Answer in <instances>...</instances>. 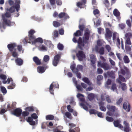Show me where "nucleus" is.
Segmentation results:
<instances>
[{
  "label": "nucleus",
  "instance_id": "37",
  "mask_svg": "<svg viewBox=\"0 0 132 132\" xmlns=\"http://www.w3.org/2000/svg\"><path fill=\"white\" fill-rule=\"evenodd\" d=\"M82 80L84 82L87 84L89 85H91L92 83L90 82L88 78L86 77H84L82 78Z\"/></svg>",
  "mask_w": 132,
  "mask_h": 132
},
{
  "label": "nucleus",
  "instance_id": "42",
  "mask_svg": "<svg viewBox=\"0 0 132 132\" xmlns=\"http://www.w3.org/2000/svg\"><path fill=\"white\" fill-rule=\"evenodd\" d=\"M111 89L112 91L114 92H116L117 93L116 85V84H112L111 87Z\"/></svg>",
  "mask_w": 132,
  "mask_h": 132
},
{
  "label": "nucleus",
  "instance_id": "13",
  "mask_svg": "<svg viewBox=\"0 0 132 132\" xmlns=\"http://www.w3.org/2000/svg\"><path fill=\"white\" fill-rule=\"evenodd\" d=\"M97 66L103 68L105 70H108L109 69V65L106 63H102L101 61H98Z\"/></svg>",
  "mask_w": 132,
  "mask_h": 132
},
{
  "label": "nucleus",
  "instance_id": "63",
  "mask_svg": "<svg viewBox=\"0 0 132 132\" xmlns=\"http://www.w3.org/2000/svg\"><path fill=\"white\" fill-rule=\"evenodd\" d=\"M29 114V113L27 111L23 112L22 113V116L24 117L27 116Z\"/></svg>",
  "mask_w": 132,
  "mask_h": 132
},
{
  "label": "nucleus",
  "instance_id": "57",
  "mask_svg": "<svg viewBox=\"0 0 132 132\" xmlns=\"http://www.w3.org/2000/svg\"><path fill=\"white\" fill-rule=\"evenodd\" d=\"M126 40V43L128 45H130L131 42L129 38H125Z\"/></svg>",
  "mask_w": 132,
  "mask_h": 132
},
{
  "label": "nucleus",
  "instance_id": "54",
  "mask_svg": "<svg viewBox=\"0 0 132 132\" xmlns=\"http://www.w3.org/2000/svg\"><path fill=\"white\" fill-rule=\"evenodd\" d=\"M105 48L108 52H111L112 50V49L110 46L108 45H107L105 46Z\"/></svg>",
  "mask_w": 132,
  "mask_h": 132
},
{
  "label": "nucleus",
  "instance_id": "30",
  "mask_svg": "<svg viewBox=\"0 0 132 132\" xmlns=\"http://www.w3.org/2000/svg\"><path fill=\"white\" fill-rule=\"evenodd\" d=\"M93 21L94 25L96 27H97L100 25L101 23V20L99 19L96 18L95 19H94Z\"/></svg>",
  "mask_w": 132,
  "mask_h": 132
},
{
  "label": "nucleus",
  "instance_id": "10",
  "mask_svg": "<svg viewBox=\"0 0 132 132\" xmlns=\"http://www.w3.org/2000/svg\"><path fill=\"white\" fill-rule=\"evenodd\" d=\"M37 116L35 113L32 114L30 117H28L27 120V121L29 122V124L32 125H35L36 122L35 121L33 120V119H36L37 118Z\"/></svg>",
  "mask_w": 132,
  "mask_h": 132
},
{
  "label": "nucleus",
  "instance_id": "20",
  "mask_svg": "<svg viewBox=\"0 0 132 132\" xmlns=\"http://www.w3.org/2000/svg\"><path fill=\"white\" fill-rule=\"evenodd\" d=\"M82 2H79L77 3V6L80 8H83L85 7V4L86 2V0H82Z\"/></svg>",
  "mask_w": 132,
  "mask_h": 132
},
{
  "label": "nucleus",
  "instance_id": "58",
  "mask_svg": "<svg viewBox=\"0 0 132 132\" xmlns=\"http://www.w3.org/2000/svg\"><path fill=\"white\" fill-rule=\"evenodd\" d=\"M57 48L60 50H62L63 48V45L60 43L59 44L57 45Z\"/></svg>",
  "mask_w": 132,
  "mask_h": 132
},
{
  "label": "nucleus",
  "instance_id": "28",
  "mask_svg": "<svg viewBox=\"0 0 132 132\" xmlns=\"http://www.w3.org/2000/svg\"><path fill=\"white\" fill-rule=\"evenodd\" d=\"M38 49L40 51H45L47 50V47L43 45H40L38 46Z\"/></svg>",
  "mask_w": 132,
  "mask_h": 132
},
{
  "label": "nucleus",
  "instance_id": "62",
  "mask_svg": "<svg viewBox=\"0 0 132 132\" xmlns=\"http://www.w3.org/2000/svg\"><path fill=\"white\" fill-rule=\"evenodd\" d=\"M99 11L97 9H95L93 11L94 14L95 15L98 14L99 13Z\"/></svg>",
  "mask_w": 132,
  "mask_h": 132
},
{
  "label": "nucleus",
  "instance_id": "56",
  "mask_svg": "<svg viewBox=\"0 0 132 132\" xmlns=\"http://www.w3.org/2000/svg\"><path fill=\"white\" fill-rule=\"evenodd\" d=\"M53 26L56 27H57L60 25V24L58 22L54 21L53 23Z\"/></svg>",
  "mask_w": 132,
  "mask_h": 132
},
{
  "label": "nucleus",
  "instance_id": "48",
  "mask_svg": "<svg viewBox=\"0 0 132 132\" xmlns=\"http://www.w3.org/2000/svg\"><path fill=\"white\" fill-rule=\"evenodd\" d=\"M79 104L80 106H81L85 110H88V106H89L88 104H87V106L84 105L82 103H79Z\"/></svg>",
  "mask_w": 132,
  "mask_h": 132
},
{
  "label": "nucleus",
  "instance_id": "19",
  "mask_svg": "<svg viewBox=\"0 0 132 132\" xmlns=\"http://www.w3.org/2000/svg\"><path fill=\"white\" fill-rule=\"evenodd\" d=\"M104 76L105 78L110 77L113 78H115V75L113 72L111 71L110 72H109L104 73Z\"/></svg>",
  "mask_w": 132,
  "mask_h": 132
},
{
  "label": "nucleus",
  "instance_id": "12",
  "mask_svg": "<svg viewBox=\"0 0 132 132\" xmlns=\"http://www.w3.org/2000/svg\"><path fill=\"white\" fill-rule=\"evenodd\" d=\"M76 55L78 60L80 61L83 60L85 58V55L84 53L81 51H79L76 53Z\"/></svg>",
  "mask_w": 132,
  "mask_h": 132
},
{
  "label": "nucleus",
  "instance_id": "60",
  "mask_svg": "<svg viewBox=\"0 0 132 132\" xmlns=\"http://www.w3.org/2000/svg\"><path fill=\"white\" fill-rule=\"evenodd\" d=\"M70 103L72 105H76V102L74 101L73 98H71L70 100Z\"/></svg>",
  "mask_w": 132,
  "mask_h": 132
},
{
  "label": "nucleus",
  "instance_id": "35",
  "mask_svg": "<svg viewBox=\"0 0 132 132\" xmlns=\"http://www.w3.org/2000/svg\"><path fill=\"white\" fill-rule=\"evenodd\" d=\"M15 62L17 65L19 66L22 65L23 63V60L20 58L17 59Z\"/></svg>",
  "mask_w": 132,
  "mask_h": 132
},
{
  "label": "nucleus",
  "instance_id": "61",
  "mask_svg": "<svg viewBox=\"0 0 132 132\" xmlns=\"http://www.w3.org/2000/svg\"><path fill=\"white\" fill-rule=\"evenodd\" d=\"M91 86L88 87L86 89V90L87 91H90L92 90L93 89V85L92 84V85H90Z\"/></svg>",
  "mask_w": 132,
  "mask_h": 132
},
{
  "label": "nucleus",
  "instance_id": "43",
  "mask_svg": "<svg viewBox=\"0 0 132 132\" xmlns=\"http://www.w3.org/2000/svg\"><path fill=\"white\" fill-rule=\"evenodd\" d=\"M123 60L125 63H128L130 62L129 60L128 56H125L123 57Z\"/></svg>",
  "mask_w": 132,
  "mask_h": 132
},
{
  "label": "nucleus",
  "instance_id": "8",
  "mask_svg": "<svg viewBox=\"0 0 132 132\" xmlns=\"http://www.w3.org/2000/svg\"><path fill=\"white\" fill-rule=\"evenodd\" d=\"M75 64H72L70 66V68L73 72H78L79 71H81L83 68V66L80 65H77V67L75 68Z\"/></svg>",
  "mask_w": 132,
  "mask_h": 132
},
{
  "label": "nucleus",
  "instance_id": "21",
  "mask_svg": "<svg viewBox=\"0 0 132 132\" xmlns=\"http://www.w3.org/2000/svg\"><path fill=\"white\" fill-rule=\"evenodd\" d=\"M22 110L19 108L15 109L13 112V114L17 117L19 116L21 114Z\"/></svg>",
  "mask_w": 132,
  "mask_h": 132
},
{
  "label": "nucleus",
  "instance_id": "26",
  "mask_svg": "<svg viewBox=\"0 0 132 132\" xmlns=\"http://www.w3.org/2000/svg\"><path fill=\"white\" fill-rule=\"evenodd\" d=\"M105 103L102 102H101L99 103L100 109L102 111L105 112L106 110L105 107L104 106Z\"/></svg>",
  "mask_w": 132,
  "mask_h": 132
},
{
  "label": "nucleus",
  "instance_id": "17",
  "mask_svg": "<svg viewBox=\"0 0 132 132\" xmlns=\"http://www.w3.org/2000/svg\"><path fill=\"white\" fill-rule=\"evenodd\" d=\"M59 87V85L57 82H56L55 84L53 82L50 85V87L49 90L50 93L52 94H53V88L54 87L55 88H58Z\"/></svg>",
  "mask_w": 132,
  "mask_h": 132
},
{
  "label": "nucleus",
  "instance_id": "39",
  "mask_svg": "<svg viewBox=\"0 0 132 132\" xmlns=\"http://www.w3.org/2000/svg\"><path fill=\"white\" fill-rule=\"evenodd\" d=\"M35 32V31L33 30H31L29 32V41L30 40V38L31 37H35L33 35V34Z\"/></svg>",
  "mask_w": 132,
  "mask_h": 132
},
{
  "label": "nucleus",
  "instance_id": "11",
  "mask_svg": "<svg viewBox=\"0 0 132 132\" xmlns=\"http://www.w3.org/2000/svg\"><path fill=\"white\" fill-rule=\"evenodd\" d=\"M105 38L108 41L110 40L112 36V32L108 28H106Z\"/></svg>",
  "mask_w": 132,
  "mask_h": 132
},
{
  "label": "nucleus",
  "instance_id": "64",
  "mask_svg": "<svg viewBox=\"0 0 132 132\" xmlns=\"http://www.w3.org/2000/svg\"><path fill=\"white\" fill-rule=\"evenodd\" d=\"M132 36V34L130 33H128L125 35V38H129Z\"/></svg>",
  "mask_w": 132,
  "mask_h": 132
},
{
  "label": "nucleus",
  "instance_id": "22",
  "mask_svg": "<svg viewBox=\"0 0 132 132\" xmlns=\"http://www.w3.org/2000/svg\"><path fill=\"white\" fill-rule=\"evenodd\" d=\"M72 79L73 83L74 84L75 86H76L78 90L79 91H82L83 89L79 85H77V81L76 79L73 78Z\"/></svg>",
  "mask_w": 132,
  "mask_h": 132
},
{
  "label": "nucleus",
  "instance_id": "34",
  "mask_svg": "<svg viewBox=\"0 0 132 132\" xmlns=\"http://www.w3.org/2000/svg\"><path fill=\"white\" fill-rule=\"evenodd\" d=\"M34 61L37 65H40L41 64V60H39L37 57L35 56L33 57Z\"/></svg>",
  "mask_w": 132,
  "mask_h": 132
},
{
  "label": "nucleus",
  "instance_id": "27",
  "mask_svg": "<svg viewBox=\"0 0 132 132\" xmlns=\"http://www.w3.org/2000/svg\"><path fill=\"white\" fill-rule=\"evenodd\" d=\"M113 123L115 127H118L121 130L123 129V126L119 123L118 121H114Z\"/></svg>",
  "mask_w": 132,
  "mask_h": 132
},
{
  "label": "nucleus",
  "instance_id": "50",
  "mask_svg": "<svg viewBox=\"0 0 132 132\" xmlns=\"http://www.w3.org/2000/svg\"><path fill=\"white\" fill-rule=\"evenodd\" d=\"M65 114V116L69 119H71L72 118V117L71 116V114L69 112H66Z\"/></svg>",
  "mask_w": 132,
  "mask_h": 132
},
{
  "label": "nucleus",
  "instance_id": "51",
  "mask_svg": "<svg viewBox=\"0 0 132 132\" xmlns=\"http://www.w3.org/2000/svg\"><path fill=\"white\" fill-rule=\"evenodd\" d=\"M54 118V116L51 115H48L46 116V119L47 120H52Z\"/></svg>",
  "mask_w": 132,
  "mask_h": 132
},
{
  "label": "nucleus",
  "instance_id": "45",
  "mask_svg": "<svg viewBox=\"0 0 132 132\" xmlns=\"http://www.w3.org/2000/svg\"><path fill=\"white\" fill-rule=\"evenodd\" d=\"M16 47L18 48V51H19L20 52L22 53H23L24 50L22 48L21 46L19 45L18 46H16Z\"/></svg>",
  "mask_w": 132,
  "mask_h": 132
},
{
  "label": "nucleus",
  "instance_id": "41",
  "mask_svg": "<svg viewBox=\"0 0 132 132\" xmlns=\"http://www.w3.org/2000/svg\"><path fill=\"white\" fill-rule=\"evenodd\" d=\"M111 80L108 79L105 84V87L107 88H109V86L111 84Z\"/></svg>",
  "mask_w": 132,
  "mask_h": 132
},
{
  "label": "nucleus",
  "instance_id": "40",
  "mask_svg": "<svg viewBox=\"0 0 132 132\" xmlns=\"http://www.w3.org/2000/svg\"><path fill=\"white\" fill-rule=\"evenodd\" d=\"M44 44L47 46L50 47L52 45V44L50 41L44 40Z\"/></svg>",
  "mask_w": 132,
  "mask_h": 132
},
{
  "label": "nucleus",
  "instance_id": "52",
  "mask_svg": "<svg viewBox=\"0 0 132 132\" xmlns=\"http://www.w3.org/2000/svg\"><path fill=\"white\" fill-rule=\"evenodd\" d=\"M120 87L121 88L122 90H125L126 89V86L124 83L121 84L120 85Z\"/></svg>",
  "mask_w": 132,
  "mask_h": 132
},
{
  "label": "nucleus",
  "instance_id": "3",
  "mask_svg": "<svg viewBox=\"0 0 132 132\" xmlns=\"http://www.w3.org/2000/svg\"><path fill=\"white\" fill-rule=\"evenodd\" d=\"M119 66L121 69L120 71H119L118 72L119 78L121 81L123 82H125L126 81L125 78L121 76V74H122L123 75H126L127 76L126 78H128L130 76V72L128 69L126 67L123 66V67L122 68L121 67V65H119Z\"/></svg>",
  "mask_w": 132,
  "mask_h": 132
},
{
  "label": "nucleus",
  "instance_id": "24",
  "mask_svg": "<svg viewBox=\"0 0 132 132\" xmlns=\"http://www.w3.org/2000/svg\"><path fill=\"white\" fill-rule=\"evenodd\" d=\"M123 124L125 126L124 130L125 132H128L130 131L129 124L126 121L123 122Z\"/></svg>",
  "mask_w": 132,
  "mask_h": 132
},
{
  "label": "nucleus",
  "instance_id": "14",
  "mask_svg": "<svg viewBox=\"0 0 132 132\" xmlns=\"http://www.w3.org/2000/svg\"><path fill=\"white\" fill-rule=\"evenodd\" d=\"M93 51H95L96 52L99 53L101 55H103L104 53V51L103 47H102L99 49L97 46H95L94 48H93Z\"/></svg>",
  "mask_w": 132,
  "mask_h": 132
},
{
  "label": "nucleus",
  "instance_id": "4",
  "mask_svg": "<svg viewBox=\"0 0 132 132\" xmlns=\"http://www.w3.org/2000/svg\"><path fill=\"white\" fill-rule=\"evenodd\" d=\"M15 1V4L11 7L10 9H6L5 10L7 11H9L10 12L12 13L14 12L15 9H16L17 12H18L20 9V0H14Z\"/></svg>",
  "mask_w": 132,
  "mask_h": 132
},
{
  "label": "nucleus",
  "instance_id": "1",
  "mask_svg": "<svg viewBox=\"0 0 132 132\" xmlns=\"http://www.w3.org/2000/svg\"><path fill=\"white\" fill-rule=\"evenodd\" d=\"M89 31L87 29L85 30L84 36L83 38V42L81 38L79 37L78 40L76 39V37H74L72 39L73 41L75 43H78V46L81 49H82L84 43H87L89 39Z\"/></svg>",
  "mask_w": 132,
  "mask_h": 132
},
{
  "label": "nucleus",
  "instance_id": "38",
  "mask_svg": "<svg viewBox=\"0 0 132 132\" xmlns=\"http://www.w3.org/2000/svg\"><path fill=\"white\" fill-rule=\"evenodd\" d=\"M103 79V76L101 75H98L97 77V84L100 85L101 84L100 81L102 80Z\"/></svg>",
  "mask_w": 132,
  "mask_h": 132
},
{
  "label": "nucleus",
  "instance_id": "44",
  "mask_svg": "<svg viewBox=\"0 0 132 132\" xmlns=\"http://www.w3.org/2000/svg\"><path fill=\"white\" fill-rule=\"evenodd\" d=\"M11 82L10 85L8 87V88L9 89H13L14 88L15 86V84L12 81Z\"/></svg>",
  "mask_w": 132,
  "mask_h": 132
},
{
  "label": "nucleus",
  "instance_id": "29",
  "mask_svg": "<svg viewBox=\"0 0 132 132\" xmlns=\"http://www.w3.org/2000/svg\"><path fill=\"white\" fill-rule=\"evenodd\" d=\"M123 107L124 109L127 110L128 112H129L130 110V105L128 103H124L123 104Z\"/></svg>",
  "mask_w": 132,
  "mask_h": 132
},
{
  "label": "nucleus",
  "instance_id": "55",
  "mask_svg": "<svg viewBox=\"0 0 132 132\" xmlns=\"http://www.w3.org/2000/svg\"><path fill=\"white\" fill-rule=\"evenodd\" d=\"M67 108L69 112H72L73 111V109L71 108V106L70 105H69L67 106Z\"/></svg>",
  "mask_w": 132,
  "mask_h": 132
},
{
  "label": "nucleus",
  "instance_id": "46",
  "mask_svg": "<svg viewBox=\"0 0 132 132\" xmlns=\"http://www.w3.org/2000/svg\"><path fill=\"white\" fill-rule=\"evenodd\" d=\"M88 97L89 100H92L94 97V95L93 93L89 94L88 95Z\"/></svg>",
  "mask_w": 132,
  "mask_h": 132
},
{
  "label": "nucleus",
  "instance_id": "7",
  "mask_svg": "<svg viewBox=\"0 0 132 132\" xmlns=\"http://www.w3.org/2000/svg\"><path fill=\"white\" fill-rule=\"evenodd\" d=\"M106 107L109 110L107 112L106 114L110 116L113 115L114 112L117 110V109L114 106L111 105L109 104L107 105Z\"/></svg>",
  "mask_w": 132,
  "mask_h": 132
},
{
  "label": "nucleus",
  "instance_id": "53",
  "mask_svg": "<svg viewBox=\"0 0 132 132\" xmlns=\"http://www.w3.org/2000/svg\"><path fill=\"white\" fill-rule=\"evenodd\" d=\"M106 119L108 121L111 122L113 121V119L112 117L107 116L106 117Z\"/></svg>",
  "mask_w": 132,
  "mask_h": 132
},
{
  "label": "nucleus",
  "instance_id": "47",
  "mask_svg": "<svg viewBox=\"0 0 132 132\" xmlns=\"http://www.w3.org/2000/svg\"><path fill=\"white\" fill-rule=\"evenodd\" d=\"M50 59V56H49L46 55H45L43 58V60L45 62H48Z\"/></svg>",
  "mask_w": 132,
  "mask_h": 132
},
{
  "label": "nucleus",
  "instance_id": "32",
  "mask_svg": "<svg viewBox=\"0 0 132 132\" xmlns=\"http://www.w3.org/2000/svg\"><path fill=\"white\" fill-rule=\"evenodd\" d=\"M45 69L43 67L39 66L37 68V72L40 73H44L45 72Z\"/></svg>",
  "mask_w": 132,
  "mask_h": 132
},
{
  "label": "nucleus",
  "instance_id": "49",
  "mask_svg": "<svg viewBox=\"0 0 132 132\" xmlns=\"http://www.w3.org/2000/svg\"><path fill=\"white\" fill-rule=\"evenodd\" d=\"M1 90L2 92L4 95L5 94L7 93V91L6 89L4 87H1Z\"/></svg>",
  "mask_w": 132,
  "mask_h": 132
},
{
  "label": "nucleus",
  "instance_id": "5",
  "mask_svg": "<svg viewBox=\"0 0 132 132\" xmlns=\"http://www.w3.org/2000/svg\"><path fill=\"white\" fill-rule=\"evenodd\" d=\"M7 47L12 52V55L14 57H16L18 56V54L16 52V44L14 43L9 44Z\"/></svg>",
  "mask_w": 132,
  "mask_h": 132
},
{
  "label": "nucleus",
  "instance_id": "9",
  "mask_svg": "<svg viewBox=\"0 0 132 132\" xmlns=\"http://www.w3.org/2000/svg\"><path fill=\"white\" fill-rule=\"evenodd\" d=\"M113 40L114 42L117 41V45L119 48H120V40L119 38L118 34L116 32L113 33Z\"/></svg>",
  "mask_w": 132,
  "mask_h": 132
},
{
  "label": "nucleus",
  "instance_id": "18",
  "mask_svg": "<svg viewBox=\"0 0 132 132\" xmlns=\"http://www.w3.org/2000/svg\"><path fill=\"white\" fill-rule=\"evenodd\" d=\"M60 57L59 55H56L54 57V59L53 62V65L55 66L57 65L58 63Z\"/></svg>",
  "mask_w": 132,
  "mask_h": 132
},
{
  "label": "nucleus",
  "instance_id": "2",
  "mask_svg": "<svg viewBox=\"0 0 132 132\" xmlns=\"http://www.w3.org/2000/svg\"><path fill=\"white\" fill-rule=\"evenodd\" d=\"M11 16L10 13L6 12L5 15H3L2 17L3 21V23H2L0 22V29L2 32L5 29V27L4 24H5L8 26H12L14 25L15 23L14 22H11L9 20H7L6 18L10 17Z\"/></svg>",
  "mask_w": 132,
  "mask_h": 132
},
{
  "label": "nucleus",
  "instance_id": "31",
  "mask_svg": "<svg viewBox=\"0 0 132 132\" xmlns=\"http://www.w3.org/2000/svg\"><path fill=\"white\" fill-rule=\"evenodd\" d=\"M77 97L82 102H85L84 96L82 94L78 93L77 95Z\"/></svg>",
  "mask_w": 132,
  "mask_h": 132
},
{
  "label": "nucleus",
  "instance_id": "23",
  "mask_svg": "<svg viewBox=\"0 0 132 132\" xmlns=\"http://www.w3.org/2000/svg\"><path fill=\"white\" fill-rule=\"evenodd\" d=\"M105 98L106 101L108 103H110L111 102V100L110 99L109 96L106 95L105 94L101 95V99L103 101H104L105 100Z\"/></svg>",
  "mask_w": 132,
  "mask_h": 132
},
{
  "label": "nucleus",
  "instance_id": "59",
  "mask_svg": "<svg viewBox=\"0 0 132 132\" xmlns=\"http://www.w3.org/2000/svg\"><path fill=\"white\" fill-rule=\"evenodd\" d=\"M97 72L98 74H101L103 72V71L101 68H98L97 69Z\"/></svg>",
  "mask_w": 132,
  "mask_h": 132
},
{
  "label": "nucleus",
  "instance_id": "33",
  "mask_svg": "<svg viewBox=\"0 0 132 132\" xmlns=\"http://www.w3.org/2000/svg\"><path fill=\"white\" fill-rule=\"evenodd\" d=\"M113 13L114 15L116 16L119 20L120 19V14L117 9H115L113 11Z\"/></svg>",
  "mask_w": 132,
  "mask_h": 132
},
{
  "label": "nucleus",
  "instance_id": "6",
  "mask_svg": "<svg viewBox=\"0 0 132 132\" xmlns=\"http://www.w3.org/2000/svg\"><path fill=\"white\" fill-rule=\"evenodd\" d=\"M26 43H27V42H28V43H32V44H36V43H39L42 44L43 42V40L42 38L41 37H38L36 39L35 37H31L30 38V40L28 41L27 40V39H25Z\"/></svg>",
  "mask_w": 132,
  "mask_h": 132
},
{
  "label": "nucleus",
  "instance_id": "25",
  "mask_svg": "<svg viewBox=\"0 0 132 132\" xmlns=\"http://www.w3.org/2000/svg\"><path fill=\"white\" fill-rule=\"evenodd\" d=\"M89 60L93 64H95L96 60L95 56L93 54H91L89 55Z\"/></svg>",
  "mask_w": 132,
  "mask_h": 132
},
{
  "label": "nucleus",
  "instance_id": "15",
  "mask_svg": "<svg viewBox=\"0 0 132 132\" xmlns=\"http://www.w3.org/2000/svg\"><path fill=\"white\" fill-rule=\"evenodd\" d=\"M0 78L1 79L3 80V83L4 84L6 83H9L10 81H12V79L11 78H9L7 81L5 80L6 78V76L4 75H0Z\"/></svg>",
  "mask_w": 132,
  "mask_h": 132
},
{
  "label": "nucleus",
  "instance_id": "16",
  "mask_svg": "<svg viewBox=\"0 0 132 132\" xmlns=\"http://www.w3.org/2000/svg\"><path fill=\"white\" fill-rule=\"evenodd\" d=\"M79 28L81 30H77L76 32L74 33V34L75 36H79L81 35L82 34V31L84 29V26L83 25H79Z\"/></svg>",
  "mask_w": 132,
  "mask_h": 132
},
{
  "label": "nucleus",
  "instance_id": "36",
  "mask_svg": "<svg viewBox=\"0 0 132 132\" xmlns=\"http://www.w3.org/2000/svg\"><path fill=\"white\" fill-rule=\"evenodd\" d=\"M59 16L60 18L64 17L65 18H69V17L67 14L64 13H61L59 15Z\"/></svg>",
  "mask_w": 132,
  "mask_h": 132
}]
</instances>
